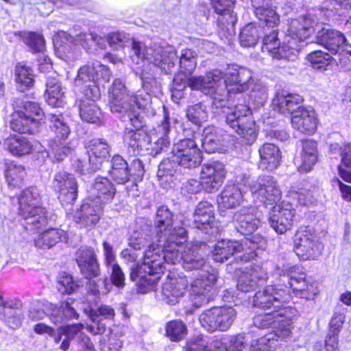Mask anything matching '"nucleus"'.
Listing matches in <instances>:
<instances>
[{"label": "nucleus", "instance_id": "obj_1", "mask_svg": "<svg viewBox=\"0 0 351 351\" xmlns=\"http://www.w3.org/2000/svg\"><path fill=\"white\" fill-rule=\"evenodd\" d=\"M156 236L143 253L142 264L131 267L130 279L136 282L138 293H145L159 278L164 267V258L173 262L178 254L173 250L186 242V231L182 226H173V214L166 206L158 208L155 219Z\"/></svg>", "mask_w": 351, "mask_h": 351}, {"label": "nucleus", "instance_id": "obj_2", "mask_svg": "<svg viewBox=\"0 0 351 351\" xmlns=\"http://www.w3.org/2000/svg\"><path fill=\"white\" fill-rule=\"evenodd\" d=\"M123 142L132 154H143L145 152L157 155L170 145L168 136L171 130L169 114L164 108V117L160 124L154 129V132L149 136L143 130V117L140 111H133L126 114Z\"/></svg>", "mask_w": 351, "mask_h": 351}, {"label": "nucleus", "instance_id": "obj_3", "mask_svg": "<svg viewBox=\"0 0 351 351\" xmlns=\"http://www.w3.org/2000/svg\"><path fill=\"white\" fill-rule=\"evenodd\" d=\"M316 23L315 16L310 12L292 19L282 43L280 45L277 30H272L263 38L262 51L267 52L272 58L293 60L301 49L302 43L315 32Z\"/></svg>", "mask_w": 351, "mask_h": 351}, {"label": "nucleus", "instance_id": "obj_4", "mask_svg": "<svg viewBox=\"0 0 351 351\" xmlns=\"http://www.w3.org/2000/svg\"><path fill=\"white\" fill-rule=\"evenodd\" d=\"M171 158L163 160L158 166L157 176L160 186L165 189L174 187L178 179V169L173 164L184 169H195L202 162V153L194 138H187L180 140L173 146Z\"/></svg>", "mask_w": 351, "mask_h": 351}, {"label": "nucleus", "instance_id": "obj_5", "mask_svg": "<svg viewBox=\"0 0 351 351\" xmlns=\"http://www.w3.org/2000/svg\"><path fill=\"white\" fill-rule=\"evenodd\" d=\"M125 38V35L121 32H112L108 34L106 38H104L93 32H81L79 34L72 36L66 32L59 31L54 35L53 40L57 49L64 53L62 58L67 61V60L75 58L71 45L74 46L75 50L77 45H80L84 49L88 50L93 43L100 48H104L106 43L111 47H123Z\"/></svg>", "mask_w": 351, "mask_h": 351}, {"label": "nucleus", "instance_id": "obj_6", "mask_svg": "<svg viewBox=\"0 0 351 351\" xmlns=\"http://www.w3.org/2000/svg\"><path fill=\"white\" fill-rule=\"evenodd\" d=\"M131 45L130 58L139 67L152 63L166 74L175 70L178 56L173 47L154 45L147 47L144 43L135 40H132Z\"/></svg>", "mask_w": 351, "mask_h": 351}, {"label": "nucleus", "instance_id": "obj_7", "mask_svg": "<svg viewBox=\"0 0 351 351\" xmlns=\"http://www.w3.org/2000/svg\"><path fill=\"white\" fill-rule=\"evenodd\" d=\"M109 178L117 184L125 185L127 192L132 196H138V183L144 176L145 170L142 161L134 159L129 165L119 154L114 155L107 169Z\"/></svg>", "mask_w": 351, "mask_h": 351}, {"label": "nucleus", "instance_id": "obj_8", "mask_svg": "<svg viewBox=\"0 0 351 351\" xmlns=\"http://www.w3.org/2000/svg\"><path fill=\"white\" fill-rule=\"evenodd\" d=\"M182 245L183 244H181L180 246L177 247L175 250H173L179 255L178 260L171 262L170 261H169L167 258H164V267L162 271H161V272L157 275L159 276V278L149 287L147 292L152 289L153 286L160 278V274L163 273L165 269H166V265H175L176 263L180 262L182 261L183 267L186 270L201 269L202 271L209 274L210 267L206 263L205 256L207 249L213 247H214V250L210 251V253L208 254V256L210 257L215 262H219V249L217 247V243L211 246L207 245L205 243L203 242H196L195 243H192L190 245V246L185 247L183 252H180V249L182 248Z\"/></svg>", "mask_w": 351, "mask_h": 351}, {"label": "nucleus", "instance_id": "obj_9", "mask_svg": "<svg viewBox=\"0 0 351 351\" xmlns=\"http://www.w3.org/2000/svg\"><path fill=\"white\" fill-rule=\"evenodd\" d=\"M110 75L109 69L99 62L88 63L78 69L74 79L75 88L87 99H98L99 86L109 81Z\"/></svg>", "mask_w": 351, "mask_h": 351}, {"label": "nucleus", "instance_id": "obj_10", "mask_svg": "<svg viewBox=\"0 0 351 351\" xmlns=\"http://www.w3.org/2000/svg\"><path fill=\"white\" fill-rule=\"evenodd\" d=\"M73 302V300L68 298L66 300L62 301L60 306L58 307L47 301L36 300L31 304L28 317L32 321H38L47 315L56 325L70 319H77L79 315L72 306Z\"/></svg>", "mask_w": 351, "mask_h": 351}, {"label": "nucleus", "instance_id": "obj_11", "mask_svg": "<svg viewBox=\"0 0 351 351\" xmlns=\"http://www.w3.org/2000/svg\"><path fill=\"white\" fill-rule=\"evenodd\" d=\"M49 122V128L55 134V138L49 141L48 154H51L58 161L62 160L64 157L71 153L73 147L70 143H66L71 133L70 127L62 113L56 112L46 116Z\"/></svg>", "mask_w": 351, "mask_h": 351}, {"label": "nucleus", "instance_id": "obj_12", "mask_svg": "<svg viewBox=\"0 0 351 351\" xmlns=\"http://www.w3.org/2000/svg\"><path fill=\"white\" fill-rule=\"evenodd\" d=\"M297 315L296 310L291 307L273 310L271 312L261 314L254 317V324L259 328L272 327L276 330L275 335L285 338L291 332L290 326Z\"/></svg>", "mask_w": 351, "mask_h": 351}, {"label": "nucleus", "instance_id": "obj_13", "mask_svg": "<svg viewBox=\"0 0 351 351\" xmlns=\"http://www.w3.org/2000/svg\"><path fill=\"white\" fill-rule=\"evenodd\" d=\"M265 246V239L259 235L246 237L241 241H221V263L223 259L228 260L230 256L237 252H243L241 259L248 261L256 255V250L263 249Z\"/></svg>", "mask_w": 351, "mask_h": 351}, {"label": "nucleus", "instance_id": "obj_14", "mask_svg": "<svg viewBox=\"0 0 351 351\" xmlns=\"http://www.w3.org/2000/svg\"><path fill=\"white\" fill-rule=\"evenodd\" d=\"M134 93L130 95L125 84L121 80L117 78L108 90L109 107L112 112L118 113L121 119L125 120L129 112L139 111L134 102Z\"/></svg>", "mask_w": 351, "mask_h": 351}, {"label": "nucleus", "instance_id": "obj_15", "mask_svg": "<svg viewBox=\"0 0 351 351\" xmlns=\"http://www.w3.org/2000/svg\"><path fill=\"white\" fill-rule=\"evenodd\" d=\"M221 111L226 115V123L239 135L245 137L254 134V122L252 120L250 110L246 106H223Z\"/></svg>", "mask_w": 351, "mask_h": 351}, {"label": "nucleus", "instance_id": "obj_16", "mask_svg": "<svg viewBox=\"0 0 351 351\" xmlns=\"http://www.w3.org/2000/svg\"><path fill=\"white\" fill-rule=\"evenodd\" d=\"M252 73L249 69L237 64H227L221 73L228 93H243L252 84Z\"/></svg>", "mask_w": 351, "mask_h": 351}, {"label": "nucleus", "instance_id": "obj_17", "mask_svg": "<svg viewBox=\"0 0 351 351\" xmlns=\"http://www.w3.org/2000/svg\"><path fill=\"white\" fill-rule=\"evenodd\" d=\"M254 200L265 205L276 204L281 199V191L270 176H261L250 185Z\"/></svg>", "mask_w": 351, "mask_h": 351}, {"label": "nucleus", "instance_id": "obj_18", "mask_svg": "<svg viewBox=\"0 0 351 351\" xmlns=\"http://www.w3.org/2000/svg\"><path fill=\"white\" fill-rule=\"evenodd\" d=\"M293 243L295 252L302 260L315 259L322 254V243L307 228H300L296 232Z\"/></svg>", "mask_w": 351, "mask_h": 351}, {"label": "nucleus", "instance_id": "obj_19", "mask_svg": "<svg viewBox=\"0 0 351 351\" xmlns=\"http://www.w3.org/2000/svg\"><path fill=\"white\" fill-rule=\"evenodd\" d=\"M290 298L287 287L282 289L279 286H267L255 293L253 305L261 308L277 310L282 308L283 304L289 302Z\"/></svg>", "mask_w": 351, "mask_h": 351}, {"label": "nucleus", "instance_id": "obj_20", "mask_svg": "<svg viewBox=\"0 0 351 351\" xmlns=\"http://www.w3.org/2000/svg\"><path fill=\"white\" fill-rule=\"evenodd\" d=\"M316 38L317 43L330 53L344 52L351 58V34L346 37L338 30L323 27L317 32Z\"/></svg>", "mask_w": 351, "mask_h": 351}, {"label": "nucleus", "instance_id": "obj_21", "mask_svg": "<svg viewBox=\"0 0 351 351\" xmlns=\"http://www.w3.org/2000/svg\"><path fill=\"white\" fill-rule=\"evenodd\" d=\"M188 74L178 73L175 77L179 76L178 84L182 83L188 85L192 90H200L205 95H208L214 99L216 98L219 82V71L215 70L208 72L205 76H192L186 82V76Z\"/></svg>", "mask_w": 351, "mask_h": 351}, {"label": "nucleus", "instance_id": "obj_22", "mask_svg": "<svg viewBox=\"0 0 351 351\" xmlns=\"http://www.w3.org/2000/svg\"><path fill=\"white\" fill-rule=\"evenodd\" d=\"M85 314L91 321L86 325V330L92 335H103L109 322L114 319L115 316L114 309L109 305L101 304L96 308L88 307L84 308Z\"/></svg>", "mask_w": 351, "mask_h": 351}, {"label": "nucleus", "instance_id": "obj_23", "mask_svg": "<svg viewBox=\"0 0 351 351\" xmlns=\"http://www.w3.org/2000/svg\"><path fill=\"white\" fill-rule=\"evenodd\" d=\"M52 187L59 193L58 198L63 204H73L77 197V184L73 175L66 171L57 172L52 181Z\"/></svg>", "mask_w": 351, "mask_h": 351}, {"label": "nucleus", "instance_id": "obj_24", "mask_svg": "<svg viewBox=\"0 0 351 351\" xmlns=\"http://www.w3.org/2000/svg\"><path fill=\"white\" fill-rule=\"evenodd\" d=\"M88 156L89 164L92 171L102 169L107 172L110 162L106 161L108 166L103 165L104 162L109 156L110 146L108 141L102 138H94L88 141L85 145Z\"/></svg>", "mask_w": 351, "mask_h": 351}, {"label": "nucleus", "instance_id": "obj_25", "mask_svg": "<svg viewBox=\"0 0 351 351\" xmlns=\"http://www.w3.org/2000/svg\"><path fill=\"white\" fill-rule=\"evenodd\" d=\"M294 217L295 210L292 205L282 201L272 208L269 213V222L278 234H284L291 229Z\"/></svg>", "mask_w": 351, "mask_h": 351}, {"label": "nucleus", "instance_id": "obj_26", "mask_svg": "<svg viewBox=\"0 0 351 351\" xmlns=\"http://www.w3.org/2000/svg\"><path fill=\"white\" fill-rule=\"evenodd\" d=\"M141 82L143 88L137 90L131 99L136 105V108L139 111L141 110H147L151 106L152 95L156 97H159L162 94L161 84L155 78L146 77L143 72L141 74Z\"/></svg>", "mask_w": 351, "mask_h": 351}, {"label": "nucleus", "instance_id": "obj_27", "mask_svg": "<svg viewBox=\"0 0 351 351\" xmlns=\"http://www.w3.org/2000/svg\"><path fill=\"white\" fill-rule=\"evenodd\" d=\"M3 147L12 156H23L32 154L33 152H42L41 144L35 140L20 134H12L3 141Z\"/></svg>", "mask_w": 351, "mask_h": 351}, {"label": "nucleus", "instance_id": "obj_28", "mask_svg": "<svg viewBox=\"0 0 351 351\" xmlns=\"http://www.w3.org/2000/svg\"><path fill=\"white\" fill-rule=\"evenodd\" d=\"M88 197L101 205L112 201L116 188L106 177H97L88 189Z\"/></svg>", "mask_w": 351, "mask_h": 351}, {"label": "nucleus", "instance_id": "obj_29", "mask_svg": "<svg viewBox=\"0 0 351 351\" xmlns=\"http://www.w3.org/2000/svg\"><path fill=\"white\" fill-rule=\"evenodd\" d=\"M188 284L186 277L168 275L162 287V300L169 305H175L184 295Z\"/></svg>", "mask_w": 351, "mask_h": 351}, {"label": "nucleus", "instance_id": "obj_30", "mask_svg": "<svg viewBox=\"0 0 351 351\" xmlns=\"http://www.w3.org/2000/svg\"><path fill=\"white\" fill-rule=\"evenodd\" d=\"M101 205L97 204L88 197V199L77 210L74 219L80 228H91L99 220Z\"/></svg>", "mask_w": 351, "mask_h": 351}, {"label": "nucleus", "instance_id": "obj_31", "mask_svg": "<svg viewBox=\"0 0 351 351\" xmlns=\"http://www.w3.org/2000/svg\"><path fill=\"white\" fill-rule=\"evenodd\" d=\"M152 244L149 238H147L141 231H134L129 236L128 245L131 248L123 249L120 253V257L125 263H135L139 257L137 250H140L143 247H147L145 252L149 248V245Z\"/></svg>", "mask_w": 351, "mask_h": 351}, {"label": "nucleus", "instance_id": "obj_32", "mask_svg": "<svg viewBox=\"0 0 351 351\" xmlns=\"http://www.w3.org/2000/svg\"><path fill=\"white\" fill-rule=\"evenodd\" d=\"M237 229L242 234H252L260 225V215L256 207L242 208L234 216Z\"/></svg>", "mask_w": 351, "mask_h": 351}, {"label": "nucleus", "instance_id": "obj_33", "mask_svg": "<svg viewBox=\"0 0 351 351\" xmlns=\"http://www.w3.org/2000/svg\"><path fill=\"white\" fill-rule=\"evenodd\" d=\"M317 143L313 140L302 142V149L295 162L301 173L310 171L317 161Z\"/></svg>", "mask_w": 351, "mask_h": 351}, {"label": "nucleus", "instance_id": "obj_34", "mask_svg": "<svg viewBox=\"0 0 351 351\" xmlns=\"http://www.w3.org/2000/svg\"><path fill=\"white\" fill-rule=\"evenodd\" d=\"M304 99L298 94L287 92H278L273 99V105L282 114H295L296 111L302 108Z\"/></svg>", "mask_w": 351, "mask_h": 351}, {"label": "nucleus", "instance_id": "obj_35", "mask_svg": "<svg viewBox=\"0 0 351 351\" xmlns=\"http://www.w3.org/2000/svg\"><path fill=\"white\" fill-rule=\"evenodd\" d=\"M23 208L19 211V215L25 220L23 226L27 231L38 230L47 224V212L44 207L34 206L26 210Z\"/></svg>", "mask_w": 351, "mask_h": 351}, {"label": "nucleus", "instance_id": "obj_36", "mask_svg": "<svg viewBox=\"0 0 351 351\" xmlns=\"http://www.w3.org/2000/svg\"><path fill=\"white\" fill-rule=\"evenodd\" d=\"M282 273V276H287L289 280V284L290 288H291L293 291L299 292L301 298L306 299L311 298V294L306 292L305 288L306 287L307 289L308 288V286H307L305 282L306 274L302 271V269L300 266H284Z\"/></svg>", "mask_w": 351, "mask_h": 351}, {"label": "nucleus", "instance_id": "obj_37", "mask_svg": "<svg viewBox=\"0 0 351 351\" xmlns=\"http://www.w3.org/2000/svg\"><path fill=\"white\" fill-rule=\"evenodd\" d=\"M291 125L293 128L302 133H313L317 125L315 112L304 107L299 109L291 117Z\"/></svg>", "mask_w": 351, "mask_h": 351}, {"label": "nucleus", "instance_id": "obj_38", "mask_svg": "<svg viewBox=\"0 0 351 351\" xmlns=\"http://www.w3.org/2000/svg\"><path fill=\"white\" fill-rule=\"evenodd\" d=\"M260 169L272 171L276 169L281 160V152L273 143H264L258 149Z\"/></svg>", "mask_w": 351, "mask_h": 351}, {"label": "nucleus", "instance_id": "obj_39", "mask_svg": "<svg viewBox=\"0 0 351 351\" xmlns=\"http://www.w3.org/2000/svg\"><path fill=\"white\" fill-rule=\"evenodd\" d=\"M212 279L206 277V275H202L199 278H196L191 283L190 290V300L193 306L198 308L206 303L208 300V292L210 290V283Z\"/></svg>", "mask_w": 351, "mask_h": 351}, {"label": "nucleus", "instance_id": "obj_40", "mask_svg": "<svg viewBox=\"0 0 351 351\" xmlns=\"http://www.w3.org/2000/svg\"><path fill=\"white\" fill-rule=\"evenodd\" d=\"M40 125L38 119L27 116L22 110H16L12 114L10 123V128L19 133L34 134L38 131Z\"/></svg>", "mask_w": 351, "mask_h": 351}, {"label": "nucleus", "instance_id": "obj_41", "mask_svg": "<svg viewBox=\"0 0 351 351\" xmlns=\"http://www.w3.org/2000/svg\"><path fill=\"white\" fill-rule=\"evenodd\" d=\"M200 180L202 189L208 193H214L219 189V163L217 161L204 164L202 168Z\"/></svg>", "mask_w": 351, "mask_h": 351}, {"label": "nucleus", "instance_id": "obj_42", "mask_svg": "<svg viewBox=\"0 0 351 351\" xmlns=\"http://www.w3.org/2000/svg\"><path fill=\"white\" fill-rule=\"evenodd\" d=\"M76 261L82 273L86 278H91L99 275V267L92 249H83L80 250Z\"/></svg>", "mask_w": 351, "mask_h": 351}, {"label": "nucleus", "instance_id": "obj_43", "mask_svg": "<svg viewBox=\"0 0 351 351\" xmlns=\"http://www.w3.org/2000/svg\"><path fill=\"white\" fill-rule=\"evenodd\" d=\"M68 234L59 228H49L40 233L34 239L36 247L49 249L60 242H67Z\"/></svg>", "mask_w": 351, "mask_h": 351}, {"label": "nucleus", "instance_id": "obj_44", "mask_svg": "<svg viewBox=\"0 0 351 351\" xmlns=\"http://www.w3.org/2000/svg\"><path fill=\"white\" fill-rule=\"evenodd\" d=\"M267 278V274L265 270L259 266H255L241 274L238 280L237 288L243 292H248L256 287L257 280L265 281Z\"/></svg>", "mask_w": 351, "mask_h": 351}, {"label": "nucleus", "instance_id": "obj_45", "mask_svg": "<svg viewBox=\"0 0 351 351\" xmlns=\"http://www.w3.org/2000/svg\"><path fill=\"white\" fill-rule=\"evenodd\" d=\"M45 97L47 104L51 106L60 107L62 104L64 92L55 73L47 77Z\"/></svg>", "mask_w": 351, "mask_h": 351}, {"label": "nucleus", "instance_id": "obj_46", "mask_svg": "<svg viewBox=\"0 0 351 351\" xmlns=\"http://www.w3.org/2000/svg\"><path fill=\"white\" fill-rule=\"evenodd\" d=\"M84 328V324L81 323L66 324L59 327L57 329V335L55 337V343L58 344L64 336L59 348L62 351H67L70 347L71 341L77 336L82 334V330Z\"/></svg>", "mask_w": 351, "mask_h": 351}, {"label": "nucleus", "instance_id": "obj_47", "mask_svg": "<svg viewBox=\"0 0 351 351\" xmlns=\"http://www.w3.org/2000/svg\"><path fill=\"white\" fill-rule=\"evenodd\" d=\"M0 316L6 325L12 329L19 328L23 319L21 310L18 307L13 308L12 306H8L1 295Z\"/></svg>", "mask_w": 351, "mask_h": 351}, {"label": "nucleus", "instance_id": "obj_48", "mask_svg": "<svg viewBox=\"0 0 351 351\" xmlns=\"http://www.w3.org/2000/svg\"><path fill=\"white\" fill-rule=\"evenodd\" d=\"M82 101L80 106L81 119L88 123L100 124L102 114L100 108L95 103L96 99H87Z\"/></svg>", "mask_w": 351, "mask_h": 351}, {"label": "nucleus", "instance_id": "obj_49", "mask_svg": "<svg viewBox=\"0 0 351 351\" xmlns=\"http://www.w3.org/2000/svg\"><path fill=\"white\" fill-rule=\"evenodd\" d=\"M219 342L202 335L194 337L187 343L183 351H219Z\"/></svg>", "mask_w": 351, "mask_h": 351}, {"label": "nucleus", "instance_id": "obj_50", "mask_svg": "<svg viewBox=\"0 0 351 351\" xmlns=\"http://www.w3.org/2000/svg\"><path fill=\"white\" fill-rule=\"evenodd\" d=\"M23 43L34 53H43L45 50V40L43 36L34 32H19Z\"/></svg>", "mask_w": 351, "mask_h": 351}, {"label": "nucleus", "instance_id": "obj_51", "mask_svg": "<svg viewBox=\"0 0 351 351\" xmlns=\"http://www.w3.org/2000/svg\"><path fill=\"white\" fill-rule=\"evenodd\" d=\"M308 60L314 69L321 71L330 70L335 63V60L330 54L322 51L310 53Z\"/></svg>", "mask_w": 351, "mask_h": 351}, {"label": "nucleus", "instance_id": "obj_52", "mask_svg": "<svg viewBox=\"0 0 351 351\" xmlns=\"http://www.w3.org/2000/svg\"><path fill=\"white\" fill-rule=\"evenodd\" d=\"M16 82L17 88L21 92L31 88L34 84V75L30 68L19 64L15 71Z\"/></svg>", "mask_w": 351, "mask_h": 351}, {"label": "nucleus", "instance_id": "obj_53", "mask_svg": "<svg viewBox=\"0 0 351 351\" xmlns=\"http://www.w3.org/2000/svg\"><path fill=\"white\" fill-rule=\"evenodd\" d=\"M25 174V169L23 165L14 162L7 164L5 178L9 186L12 187L19 186L21 184Z\"/></svg>", "mask_w": 351, "mask_h": 351}, {"label": "nucleus", "instance_id": "obj_54", "mask_svg": "<svg viewBox=\"0 0 351 351\" xmlns=\"http://www.w3.org/2000/svg\"><path fill=\"white\" fill-rule=\"evenodd\" d=\"M19 200V211H21L22 207L24 210L32 208L34 206H38L40 202V194L36 187H29L21 192Z\"/></svg>", "mask_w": 351, "mask_h": 351}, {"label": "nucleus", "instance_id": "obj_55", "mask_svg": "<svg viewBox=\"0 0 351 351\" xmlns=\"http://www.w3.org/2000/svg\"><path fill=\"white\" fill-rule=\"evenodd\" d=\"M197 66V53L191 49H182L179 59L180 73L191 74Z\"/></svg>", "mask_w": 351, "mask_h": 351}, {"label": "nucleus", "instance_id": "obj_56", "mask_svg": "<svg viewBox=\"0 0 351 351\" xmlns=\"http://www.w3.org/2000/svg\"><path fill=\"white\" fill-rule=\"evenodd\" d=\"M219 308L213 307L206 311L199 317V322L206 330L214 332L219 327Z\"/></svg>", "mask_w": 351, "mask_h": 351}, {"label": "nucleus", "instance_id": "obj_57", "mask_svg": "<svg viewBox=\"0 0 351 351\" xmlns=\"http://www.w3.org/2000/svg\"><path fill=\"white\" fill-rule=\"evenodd\" d=\"M242 193L235 185L228 186L221 194L223 206L227 208H232L240 204Z\"/></svg>", "mask_w": 351, "mask_h": 351}, {"label": "nucleus", "instance_id": "obj_58", "mask_svg": "<svg viewBox=\"0 0 351 351\" xmlns=\"http://www.w3.org/2000/svg\"><path fill=\"white\" fill-rule=\"evenodd\" d=\"M166 335L172 341H179L186 335V326L181 320L169 322L165 328Z\"/></svg>", "mask_w": 351, "mask_h": 351}, {"label": "nucleus", "instance_id": "obj_59", "mask_svg": "<svg viewBox=\"0 0 351 351\" xmlns=\"http://www.w3.org/2000/svg\"><path fill=\"white\" fill-rule=\"evenodd\" d=\"M339 174L342 179L351 182V144L343 145L341 151V162L339 167Z\"/></svg>", "mask_w": 351, "mask_h": 351}, {"label": "nucleus", "instance_id": "obj_60", "mask_svg": "<svg viewBox=\"0 0 351 351\" xmlns=\"http://www.w3.org/2000/svg\"><path fill=\"white\" fill-rule=\"evenodd\" d=\"M254 13L259 21H263L267 26L276 27L280 23L279 15L276 10L267 5L265 8H258Z\"/></svg>", "mask_w": 351, "mask_h": 351}, {"label": "nucleus", "instance_id": "obj_61", "mask_svg": "<svg viewBox=\"0 0 351 351\" xmlns=\"http://www.w3.org/2000/svg\"><path fill=\"white\" fill-rule=\"evenodd\" d=\"M259 38V30L253 24H248L240 33V43L244 47L254 46Z\"/></svg>", "mask_w": 351, "mask_h": 351}, {"label": "nucleus", "instance_id": "obj_62", "mask_svg": "<svg viewBox=\"0 0 351 351\" xmlns=\"http://www.w3.org/2000/svg\"><path fill=\"white\" fill-rule=\"evenodd\" d=\"M210 130L209 128L204 130L202 144L205 152L211 154L219 150V139L217 134L212 133Z\"/></svg>", "mask_w": 351, "mask_h": 351}, {"label": "nucleus", "instance_id": "obj_63", "mask_svg": "<svg viewBox=\"0 0 351 351\" xmlns=\"http://www.w3.org/2000/svg\"><path fill=\"white\" fill-rule=\"evenodd\" d=\"M214 215H204L199 219H193V226L194 228L202 230L205 232L206 234H213L215 232H217L218 228L214 227Z\"/></svg>", "mask_w": 351, "mask_h": 351}, {"label": "nucleus", "instance_id": "obj_64", "mask_svg": "<svg viewBox=\"0 0 351 351\" xmlns=\"http://www.w3.org/2000/svg\"><path fill=\"white\" fill-rule=\"evenodd\" d=\"M78 285L74 282L73 277L66 273L60 274L58 282V289L62 293L71 294L77 288Z\"/></svg>", "mask_w": 351, "mask_h": 351}]
</instances>
